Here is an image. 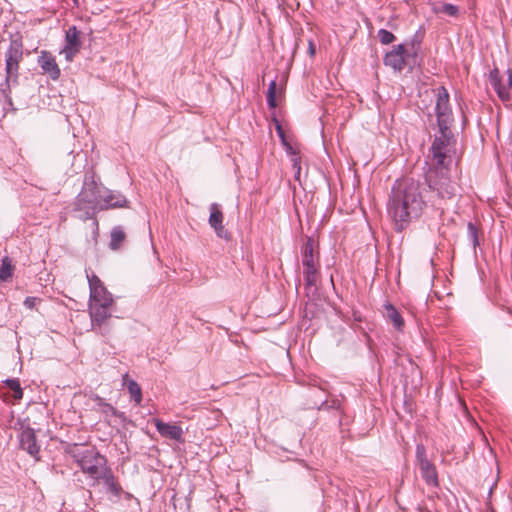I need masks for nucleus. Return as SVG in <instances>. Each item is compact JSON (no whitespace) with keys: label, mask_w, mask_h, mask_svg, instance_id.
I'll return each instance as SVG.
<instances>
[{"label":"nucleus","mask_w":512,"mask_h":512,"mask_svg":"<svg viewBox=\"0 0 512 512\" xmlns=\"http://www.w3.org/2000/svg\"><path fill=\"white\" fill-rule=\"evenodd\" d=\"M425 206L420 184L413 179H403L393 186L387 210L395 229L402 231L420 217Z\"/></svg>","instance_id":"1"},{"label":"nucleus","mask_w":512,"mask_h":512,"mask_svg":"<svg viewBox=\"0 0 512 512\" xmlns=\"http://www.w3.org/2000/svg\"><path fill=\"white\" fill-rule=\"evenodd\" d=\"M101 186L95 182H85L76 198L75 210L80 213L79 217L84 219L92 218L100 211Z\"/></svg>","instance_id":"2"},{"label":"nucleus","mask_w":512,"mask_h":512,"mask_svg":"<svg viewBox=\"0 0 512 512\" xmlns=\"http://www.w3.org/2000/svg\"><path fill=\"white\" fill-rule=\"evenodd\" d=\"M451 138L449 130L440 131L430 148L428 156L435 171H444L450 162Z\"/></svg>","instance_id":"3"},{"label":"nucleus","mask_w":512,"mask_h":512,"mask_svg":"<svg viewBox=\"0 0 512 512\" xmlns=\"http://www.w3.org/2000/svg\"><path fill=\"white\" fill-rule=\"evenodd\" d=\"M23 58V43L21 38L15 37L10 40L5 52L6 85L10 88L18 80L19 64Z\"/></svg>","instance_id":"4"},{"label":"nucleus","mask_w":512,"mask_h":512,"mask_svg":"<svg viewBox=\"0 0 512 512\" xmlns=\"http://www.w3.org/2000/svg\"><path fill=\"white\" fill-rule=\"evenodd\" d=\"M77 462L84 473H87L93 479H99L100 474L106 467L105 458L94 449L83 448L82 451L75 453Z\"/></svg>","instance_id":"5"},{"label":"nucleus","mask_w":512,"mask_h":512,"mask_svg":"<svg viewBox=\"0 0 512 512\" xmlns=\"http://www.w3.org/2000/svg\"><path fill=\"white\" fill-rule=\"evenodd\" d=\"M89 316L91 320V330L103 336L110 332L108 325L112 317L113 307L103 306L102 304H88Z\"/></svg>","instance_id":"6"},{"label":"nucleus","mask_w":512,"mask_h":512,"mask_svg":"<svg viewBox=\"0 0 512 512\" xmlns=\"http://www.w3.org/2000/svg\"><path fill=\"white\" fill-rule=\"evenodd\" d=\"M435 110L440 131L449 130L453 116L449 103V94L444 87H439L436 90Z\"/></svg>","instance_id":"7"},{"label":"nucleus","mask_w":512,"mask_h":512,"mask_svg":"<svg viewBox=\"0 0 512 512\" xmlns=\"http://www.w3.org/2000/svg\"><path fill=\"white\" fill-rule=\"evenodd\" d=\"M89 284V304H102L103 306L113 307L114 298L104 286L103 282L95 274H87Z\"/></svg>","instance_id":"8"},{"label":"nucleus","mask_w":512,"mask_h":512,"mask_svg":"<svg viewBox=\"0 0 512 512\" xmlns=\"http://www.w3.org/2000/svg\"><path fill=\"white\" fill-rule=\"evenodd\" d=\"M429 187L440 199H450L455 194V185L444 171H433L428 175Z\"/></svg>","instance_id":"9"},{"label":"nucleus","mask_w":512,"mask_h":512,"mask_svg":"<svg viewBox=\"0 0 512 512\" xmlns=\"http://www.w3.org/2000/svg\"><path fill=\"white\" fill-rule=\"evenodd\" d=\"M429 187L440 199H450L455 194V185L444 171H433L428 175Z\"/></svg>","instance_id":"10"},{"label":"nucleus","mask_w":512,"mask_h":512,"mask_svg":"<svg viewBox=\"0 0 512 512\" xmlns=\"http://www.w3.org/2000/svg\"><path fill=\"white\" fill-rule=\"evenodd\" d=\"M489 82L501 101H509L512 88L511 69L506 70L503 74H500L498 69L492 70L489 75Z\"/></svg>","instance_id":"11"},{"label":"nucleus","mask_w":512,"mask_h":512,"mask_svg":"<svg viewBox=\"0 0 512 512\" xmlns=\"http://www.w3.org/2000/svg\"><path fill=\"white\" fill-rule=\"evenodd\" d=\"M302 264L304 266V280L307 286L316 283L318 267L313 256L312 240L308 239L302 251Z\"/></svg>","instance_id":"12"},{"label":"nucleus","mask_w":512,"mask_h":512,"mask_svg":"<svg viewBox=\"0 0 512 512\" xmlns=\"http://www.w3.org/2000/svg\"><path fill=\"white\" fill-rule=\"evenodd\" d=\"M153 423L158 433L167 439H171L177 442H183L184 431L182 427L176 423H166L161 419H154Z\"/></svg>","instance_id":"13"},{"label":"nucleus","mask_w":512,"mask_h":512,"mask_svg":"<svg viewBox=\"0 0 512 512\" xmlns=\"http://www.w3.org/2000/svg\"><path fill=\"white\" fill-rule=\"evenodd\" d=\"M38 64L45 74H48L52 80L60 77L61 71L56 63L55 57L48 51H41L38 57Z\"/></svg>","instance_id":"14"},{"label":"nucleus","mask_w":512,"mask_h":512,"mask_svg":"<svg viewBox=\"0 0 512 512\" xmlns=\"http://www.w3.org/2000/svg\"><path fill=\"white\" fill-rule=\"evenodd\" d=\"M102 197L100 198V211L109 208L124 207L127 203L126 198L116 192L101 187Z\"/></svg>","instance_id":"15"},{"label":"nucleus","mask_w":512,"mask_h":512,"mask_svg":"<svg viewBox=\"0 0 512 512\" xmlns=\"http://www.w3.org/2000/svg\"><path fill=\"white\" fill-rule=\"evenodd\" d=\"M20 446L23 450L27 451L31 456L37 457L40 447L37 444L35 432L32 428H23L19 435Z\"/></svg>","instance_id":"16"},{"label":"nucleus","mask_w":512,"mask_h":512,"mask_svg":"<svg viewBox=\"0 0 512 512\" xmlns=\"http://www.w3.org/2000/svg\"><path fill=\"white\" fill-rule=\"evenodd\" d=\"M209 224L220 238H227L228 233L223 226V214L216 203L210 206Z\"/></svg>","instance_id":"17"},{"label":"nucleus","mask_w":512,"mask_h":512,"mask_svg":"<svg viewBox=\"0 0 512 512\" xmlns=\"http://www.w3.org/2000/svg\"><path fill=\"white\" fill-rule=\"evenodd\" d=\"M404 53L405 49L403 45L400 44L394 47L392 51L385 55V65L392 67L394 70L401 71L405 65Z\"/></svg>","instance_id":"18"},{"label":"nucleus","mask_w":512,"mask_h":512,"mask_svg":"<svg viewBox=\"0 0 512 512\" xmlns=\"http://www.w3.org/2000/svg\"><path fill=\"white\" fill-rule=\"evenodd\" d=\"M98 480H102L108 493L115 497L120 496L122 488L109 468H106L104 471H102Z\"/></svg>","instance_id":"19"},{"label":"nucleus","mask_w":512,"mask_h":512,"mask_svg":"<svg viewBox=\"0 0 512 512\" xmlns=\"http://www.w3.org/2000/svg\"><path fill=\"white\" fill-rule=\"evenodd\" d=\"M418 467L420 469L421 476L425 480L427 485H438L437 471L433 463H431L430 461H422V463L419 464Z\"/></svg>","instance_id":"20"},{"label":"nucleus","mask_w":512,"mask_h":512,"mask_svg":"<svg viewBox=\"0 0 512 512\" xmlns=\"http://www.w3.org/2000/svg\"><path fill=\"white\" fill-rule=\"evenodd\" d=\"M386 311V317L392 322L393 326L397 330H401L404 326V319L398 312V310L390 303L384 305Z\"/></svg>","instance_id":"21"},{"label":"nucleus","mask_w":512,"mask_h":512,"mask_svg":"<svg viewBox=\"0 0 512 512\" xmlns=\"http://www.w3.org/2000/svg\"><path fill=\"white\" fill-rule=\"evenodd\" d=\"M282 95V88L277 86V83L275 80H272L269 83L268 90H267V103L270 108H276L277 106V99L281 97Z\"/></svg>","instance_id":"22"},{"label":"nucleus","mask_w":512,"mask_h":512,"mask_svg":"<svg viewBox=\"0 0 512 512\" xmlns=\"http://www.w3.org/2000/svg\"><path fill=\"white\" fill-rule=\"evenodd\" d=\"M80 33L76 26H71L67 29L65 34V46L64 47H73L80 49L81 41H80Z\"/></svg>","instance_id":"23"},{"label":"nucleus","mask_w":512,"mask_h":512,"mask_svg":"<svg viewBox=\"0 0 512 512\" xmlns=\"http://www.w3.org/2000/svg\"><path fill=\"white\" fill-rule=\"evenodd\" d=\"M433 12L436 14H444L450 17H457L459 14V7L449 3H439L434 5Z\"/></svg>","instance_id":"24"},{"label":"nucleus","mask_w":512,"mask_h":512,"mask_svg":"<svg viewBox=\"0 0 512 512\" xmlns=\"http://www.w3.org/2000/svg\"><path fill=\"white\" fill-rule=\"evenodd\" d=\"M1 262L0 281L5 282L12 277L14 268L12 266L11 260L7 256L4 257Z\"/></svg>","instance_id":"25"},{"label":"nucleus","mask_w":512,"mask_h":512,"mask_svg":"<svg viewBox=\"0 0 512 512\" xmlns=\"http://www.w3.org/2000/svg\"><path fill=\"white\" fill-rule=\"evenodd\" d=\"M125 239V233L121 227L113 228L111 232L110 248L116 250L119 248L121 242Z\"/></svg>","instance_id":"26"},{"label":"nucleus","mask_w":512,"mask_h":512,"mask_svg":"<svg viewBox=\"0 0 512 512\" xmlns=\"http://www.w3.org/2000/svg\"><path fill=\"white\" fill-rule=\"evenodd\" d=\"M128 391L131 397L139 404L142 400V392L138 383L134 380H130L127 384Z\"/></svg>","instance_id":"27"},{"label":"nucleus","mask_w":512,"mask_h":512,"mask_svg":"<svg viewBox=\"0 0 512 512\" xmlns=\"http://www.w3.org/2000/svg\"><path fill=\"white\" fill-rule=\"evenodd\" d=\"M5 383L14 392L13 396L16 400L22 399L23 391L18 379H7Z\"/></svg>","instance_id":"28"},{"label":"nucleus","mask_w":512,"mask_h":512,"mask_svg":"<svg viewBox=\"0 0 512 512\" xmlns=\"http://www.w3.org/2000/svg\"><path fill=\"white\" fill-rule=\"evenodd\" d=\"M379 40L382 44H390L394 41L395 37L394 35L385 29H380L378 32Z\"/></svg>","instance_id":"29"},{"label":"nucleus","mask_w":512,"mask_h":512,"mask_svg":"<svg viewBox=\"0 0 512 512\" xmlns=\"http://www.w3.org/2000/svg\"><path fill=\"white\" fill-rule=\"evenodd\" d=\"M416 460L417 465L421 464L422 461H429L426 457V449L422 444L416 446Z\"/></svg>","instance_id":"30"},{"label":"nucleus","mask_w":512,"mask_h":512,"mask_svg":"<svg viewBox=\"0 0 512 512\" xmlns=\"http://www.w3.org/2000/svg\"><path fill=\"white\" fill-rule=\"evenodd\" d=\"M291 162L293 169L295 170V175L298 177L300 175L301 166H300V157L297 153L291 151Z\"/></svg>","instance_id":"31"},{"label":"nucleus","mask_w":512,"mask_h":512,"mask_svg":"<svg viewBox=\"0 0 512 512\" xmlns=\"http://www.w3.org/2000/svg\"><path fill=\"white\" fill-rule=\"evenodd\" d=\"M79 49L78 48H73V47H63V49L61 50V54H63L65 56V59L67 61H72V59L74 58V56L78 53Z\"/></svg>","instance_id":"32"},{"label":"nucleus","mask_w":512,"mask_h":512,"mask_svg":"<svg viewBox=\"0 0 512 512\" xmlns=\"http://www.w3.org/2000/svg\"><path fill=\"white\" fill-rule=\"evenodd\" d=\"M40 300L36 297H27L24 301V305L25 307H27L28 309H32L36 306V304L39 302Z\"/></svg>","instance_id":"33"},{"label":"nucleus","mask_w":512,"mask_h":512,"mask_svg":"<svg viewBox=\"0 0 512 512\" xmlns=\"http://www.w3.org/2000/svg\"><path fill=\"white\" fill-rule=\"evenodd\" d=\"M468 228H469V230L471 231V233H472V235L474 237V242L476 243L477 239H476V229H475V227L471 223H469Z\"/></svg>","instance_id":"34"},{"label":"nucleus","mask_w":512,"mask_h":512,"mask_svg":"<svg viewBox=\"0 0 512 512\" xmlns=\"http://www.w3.org/2000/svg\"><path fill=\"white\" fill-rule=\"evenodd\" d=\"M309 53L311 56L315 54V46L312 42H309Z\"/></svg>","instance_id":"35"},{"label":"nucleus","mask_w":512,"mask_h":512,"mask_svg":"<svg viewBox=\"0 0 512 512\" xmlns=\"http://www.w3.org/2000/svg\"><path fill=\"white\" fill-rule=\"evenodd\" d=\"M108 409H109L113 414H115V413H116L115 409H114L112 406H108Z\"/></svg>","instance_id":"36"}]
</instances>
